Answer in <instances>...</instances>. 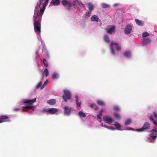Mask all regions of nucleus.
<instances>
[{"mask_svg":"<svg viewBox=\"0 0 157 157\" xmlns=\"http://www.w3.org/2000/svg\"><path fill=\"white\" fill-rule=\"evenodd\" d=\"M9 117L6 115H2L0 116V122L2 123L5 122V120L8 119Z\"/></svg>","mask_w":157,"mask_h":157,"instance_id":"obj_13","label":"nucleus"},{"mask_svg":"<svg viewBox=\"0 0 157 157\" xmlns=\"http://www.w3.org/2000/svg\"><path fill=\"white\" fill-rule=\"evenodd\" d=\"M114 116L116 118V119L118 120H119L120 119V118H121L120 115L119 114H118L117 113H115L114 114Z\"/></svg>","mask_w":157,"mask_h":157,"instance_id":"obj_26","label":"nucleus"},{"mask_svg":"<svg viewBox=\"0 0 157 157\" xmlns=\"http://www.w3.org/2000/svg\"><path fill=\"white\" fill-rule=\"evenodd\" d=\"M151 40L149 38H146L144 40L143 42L144 45H145L147 44H151Z\"/></svg>","mask_w":157,"mask_h":157,"instance_id":"obj_14","label":"nucleus"},{"mask_svg":"<svg viewBox=\"0 0 157 157\" xmlns=\"http://www.w3.org/2000/svg\"><path fill=\"white\" fill-rule=\"evenodd\" d=\"M48 111H49V109H43V111L44 112H45L49 114Z\"/></svg>","mask_w":157,"mask_h":157,"instance_id":"obj_37","label":"nucleus"},{"mask_svg":"<svg viewBox=\"0 0 157 157\" xmlns=\"http://www.w3.org/2000/svg\"><path fill=\"white\" fill-rule=\"evenodd\" d=\"M20 110V109L19 108H14L13 109V110L15 111H17Z\"/></svg>","mask_w":157,"mask_h":157,"instance_id":"obj_46","label":"nucleus"},{"mask_svg":"<svg viewBox=\"0 0 157 157\" xmlns=\"http://www.w3.org/2000/svg\"><path fill=\"white\" fill-rule=\"evenodd\" d=\"M49 0H45L44 2V3L47 5Z\"/></svg>","mask_w":157,"mask_h":157,"instance_id":"obj_45","label":"nucleus"},{"mask_svg":"<svg viewBox=\"0 0 157 157\" xmlns=\"http://www.w3.org/2000/svg\"><path fill=\"white\" fill-rule=\"evenodd\" d=\"M116 127L117 129L118 130H120L121 129V126L120 124L118 123H116L114 125Z\"/></svg>","mask_w":157,"mask_h":157,"instance_id":"obj_27","label":"nucleus"},{"mask_svg":"<svg viewBox=\"0 0 157 157\" xmlns=\"http://www.w3.org/2000/svg\"><path fill=\"white\" fill-rule=\"evenodd\" d=\"M115 45L116 47V50L117 51L120 50L121 49V47L118 45L117 43H114L113 42H111V44L110 45V49L111 50V52L112 54L115 56V52L114 49V46Z\"/></svg>","mask_w":157,"mask_h":157,"instance_id":"obj_3","label":"nucleus"},{"mask_svg":"<svg viewBox=\"0 0 157 157\" xmlns=\"http://www.w3.org/2000/svg\"><path fill=\"white\" fill-rule=\"evenodd\" d=\"M90 106L92 108H94L96 111L98 109V106L95 104H91L90 105Z\"/></svg>","mask_w":157,"mask_h":157,"instance_id":"obj_23","label":"nucleus"},{"mask_svg":"<svg viewBox=\"0 0 157 157\" xmlns=\"http://www.w3.org/2000/svg\"><path fill=\"white\" fill-rule=\"evenodd\" d=\"M118 4H114V6H117L118 5Z\"/></svg>","mask_w":157,"mask_h":157,"instance_id":"obj_48","label":"nucleus"},{"mask_svg":"<svg viewBox=\"0 0 157 157\" xmlns=\"http://www.w3.org/2000/svg\"><path fill=\"white\" fill-rule=\"evenodd\" d=\"M103 121L105 123L110 124L113 121V119L109 116H105L103 118Z\"/></svg>","mask_w":157,"mask_h":157,"instance_id":"obj_5","label":"nucleus"},{"mask_svg":"<svg viewBox=\"0 0 157 157\" xmlns=\"http://www.w3.org/2000/svg\"><path fill=\"white\" fill-rule=\"evenodd\" d=\"M103 127H104L106 128H107L108 129H112V127H108L107 126H106V125H104L103 126Z\"/></svg>","mask_w":157,"mask_h":157,"instance_id":"obj_43","label":"nucleus"},{"mask_svg":"<svg viewBox=\"0 0 157 157\" xmlns=\"http://www.w3.org/2000/svg\"><path fill=\"white\" fill-rule=\"evenodd\" d=\"M103 109H101V110H99L98 112L99 114L102 115V112H103Z\"/></svg>","mask_w":157,"mask_h":157,"instance_id":"obj_38","label":"nucleus"},{"mask_svg":"<svg viewBox=\"0 0 157 157\" xmlns=\"http://www.w3.org/2000/svg\"><path fill=\"white\" fill-rule=\"evenodd\" d=\"M103 40L104 41L107 43H109L110 42V40L108 35H104L103 37Z\"/></svg>","mask_w":157,"mask_h":157,"instance_id":"obj_18","label":"nucleus"},{"mask_svg":"<svg viewBox=\"0 0 157 157\" xmlns=\"http://www.w3.org/2000/svg\"><path fill=\"white\" fill-rule=\"evenodd\" d=\"M87 4L88 6L89 10L90 11H92L94 9L93 5L90 3H88Z\"/></svg>","mask_w":157,"mask_h":157,"instance_id":"obj_22","label":"nucleus"},{"mask_svg":"<svg viewBox=\"0 0 157 157\" xmlns=\"http://www.w3.org/2000/svg\"><path fill=\"white\" fill-rule=\"evenodd\" d=\"M46 4L43 3V8L40 9V13L39 10H35V13L33 17L34 21V29L36 33L40 35L41 32V24L40 22L41 20L42 16L44 13Z\"/></svg>","mask_w":157,"mask_h":157,"instance_id":"obj_1","label":"nucleus"},{"mask_svg":"<svg viewBox=\"0 0 157 157\" xmlns=\"http://www.w3.org/2000/svg\"><path fill=\"white\" fill-rule=\"evenodd\" d=\"M64 94L63 96V98L65 102H67L68 100L70 99L71 98V95L69 92L68 90H65L64 91Z\"/></svg>","mask_w":157,"mask_h":157,"instance_id":"obj_4","label":"nucleus"},{"mask_svg":"<svg viewBox=\"0 0 157 157\" xmlns=\"http://www.w3.org/2000/svg\"><path fill=\"white\" fill-rule=\"evenodd\" d=\"M150 128V125L149 124L146 122L141 128L136 129V130L138 132H142L145 130L149 129Z\"/></svg>","mask_w":157,"mask_h":157,"instance_id":"obj_8","label":"nucleus"},{"mask_svg":"<svg viewBox=\"0 0 157 157\" xmlns=\"http://www.w3.org/2000/svg\"><path fill=\"white\" fill-rule=\"evenodd\" d=\"M62 3L63 6H66V9L68 10L70 9L72 5H75V4H72L70 2L66 0H63L62 1Z\"/></svg>","mask_w":157,"mask_h":157,"instance_id":"obj_7","label":"nucleus"},{"mask_svg":"<svg viewBox=\"0 0 157 157\" xmlns=\"http://www.w3.org/2000/svg\"><path fill=\"white\" fill-rule=\"evenodd\" d=\"M149 35V34L147 32H144L143 33L142 36L143 37H145L148 36Z\"/></svg>","mask_w":157,"mask_h":157,"instance_id":"obj_31","label":"nucleus"},{"mask_svg":"<svg viewBox=\"0 0 157 157\" xmlns=\"http://www.w3.org/2000/svg\"><path fill=\"white\" fill-rule=\"evenodd\" d=\"M81 104V102H76V105L78 107H79Z\"/></svg>","mask_w":157,"mask_h":157,"instance_id":"obj_40","label":"nucleus"},{"mask_svg":"<svg viewBox=\"0 0 157 157\" xmlns=\"http://www.w3.org/2000/svg\"><path fill=\"white\" fill-rule=\"evenodd\" d=\"M109 28L105 29L107 33L109 34H112L114 33L115 31V26H111L110 25L108 26Z\"/></svg>","mask_w":157,"mask_h":157,"instance_id":"obj_6","label":"nucleus"},{"mask_svg":"<svg viewBox=\"0 0 157 157\" xmlns=\"http://www.w3.org/2000/svg\"><path fill=\"white\" fill-rule=\"evenodd\" d=\"M75 98H76V102H78V98L77 95H76L75 96Z\"/></svg>","mask_w":157,"mask_h":157,"instance_id":"obj_39","label":"nucleus"},{"mask_svg":"<svg viewBox=\"0 0 157 157\" xmlns=\"http://www.w3.org/2000/svg\"><path fill=\"white\" fill-rule=\"evenodd\" d=\"M132 28L131 25H128L125 28L124 32L126 34H129L131 32Z\"/></svg>","mask_w":157,"mask_h":157,"instance_id":"obj_10","label":"nucleus"},{"mask_svg":"<svg viewBox=\"0 0 157 157\" xmlns=\"http://www.w3.org/2000/svg\"><path fill=\"white\" fill-rule=\"evenodd\" d=\"M148 142H154V140L153 141V140H151L149 138L148 139Z\"/></svg>","mask_w":157,"mask_h":157,"instance_id":"obj_42","label":"nucleus"},{"mask_svg":"<svg viewBox=\"0 0 157 157\" xmlns=\"http://www.w3.org/2000/svg\"><path fill=\"white\" fill-rule=\"evenodd\" d=\"M132 123V121H131V120L130 119H128L125 121V122L124 123V125H129L130 124H131Z\"/></svg>","mask_w":157,"mask_h":157,"instance_id":"obj_25","label":"nucleus"},{"mask_svg":"<svg viewBox=\"0 0 157 157\" xmlns=\"http://www.w3.org/2000/svg\"><path fill=\"white\" fill-rule=\"evenodd\" d=\"M44 73L46 77L48 76L49 74V72L47 69L46 68L44 70Z\"/></svg>","mask_w":157,"mask_h":157,"instance_id":"obj_29","label":"nucleus"},{"mask_svg":"<svg viewBox=\"0 0 157 157\" xmlns=\"http://www.w3.org/2000/svg\"><path fill=\"white\" fill-rule=\"evenodd\" d=\"M48 80H46L44 82L43 85L41 87V89H42L45 86H46L48 84Z\"/></svg>","mask_w":157,"mask_h":157,"instance_id":"obj_32","label":"nucleus"},{"mask_svg":"<svg viewBox=\"0 0 157 157\" xmlns=\"http://www.w3.org/2000/svg\"><path fill=\"white\" fill-rule=\"evenodd\" d=\"M101 115H100L99 114L98 115H97V117L98 118V119H101Z\"/></svg>","mask_w":157,"mask_h":157,"instance_id":"obj_44","label":"nucleus"},{"mask_svg":"<svg viewBox=\"0 0 157 157\" xmlns=\"http://www.w3.org/2000/svg\"><path fill=\"white\" fill-rule=\"evenodd\" d=\"M44 0H39V2L41 4Z\"/></svg>","mask_w":157,"mask_h":157,"instance_id":"obj_47","label":"nucleus"},{"mask_svg":"<svg viewBox=\"0 0 157 157\" xmlns=\"http://www.w3.org/2000/svg\"><path fill=\"white\" fill-rule=\"evenodd\" d=\"M150 136L154 140L157 137V130H153L151 131Z\"/></svg>","mask_w":157,"mask_h":157,"instance_id":"obj_9","label":"nucleus"},{"mask_svg":"<svg viewBox=\"0 0 157 157\" xmlns=\"http://www.w3.org/2000/svg\"><path fill=\"white\" fill-rule=\"evenodd\" d=\"M79 5H82V6H83V4L82 3H80L79 4Z\"/></svg>","mask_w":157,"mask_h":157,"instance_id":"obj_49","label":"nucleus"},{"mask_svg":"<svg viewBox=\"0 0 157 157\" xmlns=\"http://www.w3.org/2000/svg\"><path fill=\"white\" fill-rule=\"evenodd\" d=\"M60 3V0H52L51 2V3L52 5H58Z\"/></svg>","mask_w":157,"mask_h":157,"instance_id":"obj_20","label":"nucleus"},{"mask_svg":"<svg viewBox=\"0 0 157 157\" xmlns=\"http://www.w3.org/2000/svg\"><path fill=\"white\" fill-rule=\"evenodd\" d=\"M2 123V122H0V123Z\"/></svg>","mask_w":157,"mask_h":157,"instance_id":"obj_50","label":"nucleus"},{"mask_svg":"<svg viewBox=\"0 0 157 157\" xmlns=\"http://www.w3.org/2000/svg\"><path fill=\"white\" fill-rule=\"evenodd\" d=\"M36 98H35L33 100L25 99L23 101V102L25 104L29 103V104L24 107L23 108L24 109H32L34 108V106L31 105V104L36 101Z\"/></svg>","mask_w":157,"mask_h":157,"instance_id":"obj_2","label":"nucleus"},{"mask_svg":"<svg viewBox=\"0 0 157 157\" xmlns=\"http://www.w3.org/2000/svg\"><path fill=\"white\" fill-rule=\"evenodd\" d=\"M102 6L103 8H109L110 7V6L108 4L103 3L102 5Z\"/></svg>","mask_w":157,"mask_h":157,"instance_id":"obj_30","label":"nucleus"},{"mask_svg":"<svg viewBox=\"0 0 157 157\" xmlns=\"http://www.w3.org/2000/svg\"><path fill=\"white\" fill-rule=\"evenodd\" d=\"M42 84V83L41 82H40L39 83H38V84H37V85L36 86V88H39L41 85Z\"/></svg>","mask_w":157,"mask_h":157,"instance_id":"obj_35","label":"nucleus"},{"mask_svg":"<svg viewBox=\"0 0 157 157\" xmlns=\"http://www.w3.org/2000/svg\"><path fill=\"white\" fill-rule=\"evenodd\" d=\"M78 115L81 117H86V115L85 113L82 111H80L78 113Z\"/></svg>","mask_w":157,"mask_h":157,"instance_id":"obj_24","label":"nucleus"},{"mask_svg":"<svg viewBox=\"0 0 157 157\" xmlns=\"http://www.w3.org/2000/svg\"><path fill=\"white\" fill-rule=\"evenodd\" d=\"M49 114H53L56 113L58 112V109L54 108L49 109Z\"/></svg>","mask_w":157,"mask_h":157,"instance_id":"obj_12","label":"nucleus"},{"mask_svg":"<svg viewBox=\"0 0 157 157\" xmlns=\"http://www.w3.org/2000/svg\"><path fill=\"white\" fill-rule=\"evenodd\" d=\"M91 21H96L98 22L99 19L98 16L95 15H93L91 17Z\"/></svg>","mask_w":157,"mask_h":157,"instance_id":"obj_15","label":"nucleus"},{"mask_svg":"<svg viewBox=\"0 0 157 157\" xmlns=\"http://www.w3.org/2000/svg\"><path fill=\"white\" fill-rule=\"evenodd\" d=\"M114 109L115 111H117L119 110V108L118 106H114Z\"/></svg>","mask_w":157,"mask_h":157,"instance_id":"obj_36","label":"nucleus"},{"mask_svg":"<svg viewBox=\"0 0 157 157\" xmlns=\"http://www.w3.org/2000/svg\"><path fill=\"white\" fill-rule=\"evenodd\" d=\"M97 103L98 105L101 106H105V102L101 100H98L97 101Z\"/></svg>","mask_w":157,"mask_h":157,"instance_id":"obj_19","label":"nucleus"},{"mask_svg":"<svg viewBox=\"0 0 157 157\" xmlns=\"http://www.w3.org/2000/svg\"><path fill=\"white\" fill-rule=\"evenodd\" d=\"M124 56L126 57H129L131 56V52L129 51H126L124 53Z\"/></svg>","mask_w":157,"mask_h":157,"instance_id":"obj_21","label":"nucleus"},{"mask_svg":"<svg viewBox=\"0 0 157 157\" xmlns=\"http://www.w3.org/2000/svg\"><path fill=\"white\" fill-rule=\"evenodd\" d=\"M42 61L44 65L46 67H48V63L47 62L46 60L45 59H43L42 60Z\"/></svg>","mask_w":157,"mask_h":157,"instance_id":"obj_28","label":"nucleus"},{"mask_svg":"<svg viewBox=\"0 0 157 157\" xmlns=\"http://www.w3.org/2000/svg\"><path fill=\"white\" fill-rule=\"evenodd\" d=\"M64 114L65 115H69L71 111V108L68 106H66L64 107Z\"/></svg>","mask_w":157,"mask_h":157,"instance_id":"obj_11","label":"nucleus"},{"mask_svg":"<svg viewBox=\"0 0 157 157\" xmlns=\"http://www.w3.org/2000/svg\"><path fill=\"white\" fill-rule=\"evenodd\" d=\"M52 77L53 79H55L57 77V75L56 73H54L52 75Z\"/></svg>","mask_w":157,"mask_h":157,"instance_id":"obj_34","label":"nucleus"},{"mask_svg":"<svg viewBox=\"0 0 157 157\" xmlns=\"http://www.w3.org/2000/svg\"><path fill=\"white\" fill-rule=\"evenodd\" d=\"M91 11H90L89 10V11L88 12V14H87V16H88V17H89L90 16V15L91 14Z\"/></svg>","mask_w":157,"mask_h":157,"instance_id":"obj_41","label":"nucleus"},{"mask_svg":"<svg viewBox=\"0 0 157 157\" xmlns=\"http://www.w3.org/2000/svg\"><path fill=\"white\" fill-rule=\"evenodd\" d=\"M56 102V100L54 99H50L47 101V103L50 105H54Z\"/></svg>","mask_w":157,"mask_h":157,"instance_id":"obj_16","label":"nucleus"},{"mask_svg":"<svg viewBox=\"0 0 157 157\" xmlns=\"http://www.w3.org/2000/svg\"><path fill=\"white\" fill-rule=\"evenodd\" d=\"M41 4L39 2H38L36 6V10H38L39 9V8L40 7V6Z\"/></svg>","mask_w":157,"mask_h":157,"instance_id":"obj_33","label":"nucleus"},{"mask_svg":"<svg viewBox=\"0 0 157 157\" xmlns=\"http://www.w3.org/2000/svg\"><path fill=\"white\" fill-rule=\"evenodd\" d=\"M135 21L136 24L139 26H142L144 25V22L143 21L139 20L136 19H135Z\"/></svg>","mask_w":157,"mask_h":157,"instance_id":"obj_17","label":"nucleus"}]
</instances>
